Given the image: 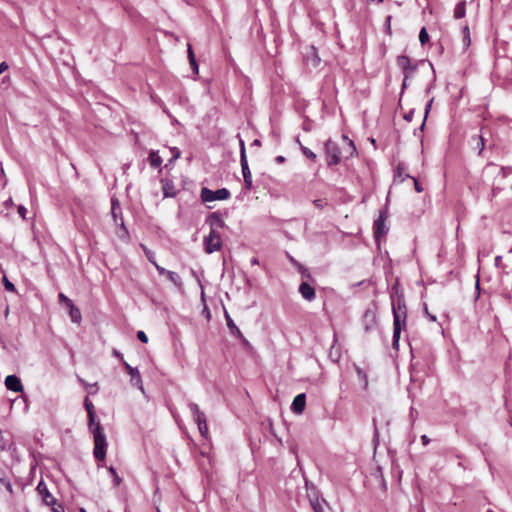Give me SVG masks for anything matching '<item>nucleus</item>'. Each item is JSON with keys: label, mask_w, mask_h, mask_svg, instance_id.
<instances>
[{"label": "nucleus", "mask_w": 512, "mask_h": 512, "mask_svg": "<svg viewBox=\"0 0 512 512\" xmlns=\"http://www.w3.org/2000/svg\"><path fill=\"white\" fill-rule=\"evenodd\" d=\"M84 406L88 414V426L93 434L94 439V457L98 461H104L107 451V440L104 433V428L99 421L95 422V407L88 397H86L84 400Z\"/></svg>", "instance_id": "nucleus-1"}, {"label": "nucleus", "mask_w": 512, "mask_h": 512, "mask_svg": "<svg viewBox=\"0 0 512 512\" xmlns=\"http://www.w3.org/2000/svg\"><path fill=\"white\" fill-rule=\"evenodd\" d=\"M391 308L393 314V325L406 327L407 325V306L403 291L397 284L393 285L391 294Z\"/></svg>", "instance_id": "nucleus-2"}, {"label": "nucleus", "mask_w": 512, "mask_h": 512, "mask_svg": "<svg viewBox=\"0 0 512 512\" xmlns=\"http://www.w3.org/2000/svg\"><path fill=\"white\" fill-rule=\"evenodd\" d=\"M36 490L41 497L43 504L51 507L53 512H65L62 504L59 503L57 499L49 492L47 485L43 480L38 483Z\"/></svg>", "instance_id": "nucleus-3"}, {"label": "nucleus", "mask_w": 512, "mask_h": 512, "mask_svg": "<svg viewBox=\"0 0 512 512\" xmlns=\"http://www.w3.org/2000/svg\"><path fill=\"white\" fill-rule=\"evenodd\" d=\"M188 407L192 413L194 421L196 422V424L198 426V430H199L200 434L204 438H207L209 430H208L205 413L200 410L199 406L196 403L191 402L188 404Z\"/></svg>", "instance_id": "nucleus-4"}, {"label": "nucleus", "mask_w": 512, "mask_h": 512, "mask_svg": "<svg viewBox=\"0 0 512 512\" xmlns=\"http://www.w3.org/2000/svg\"><path fill=\"white\" fill-rule=\"evenodd\" d=\"M326 162L329 167L336 166L341 161V151L338 144L332 140H327L324 144Z\"/></svg>", "instance_id": "nucleus-5"}, {"label": "nucleus", "mask_w": 512, "mask_h": 512, "mask_svg": "<svg viewBox=\"0 0 512 512\" xmlns=\"http://www.w3.org/2000/svg\"><path fill=\"white\" fill-rule=\"evenodd\" d=\"M231 196L230 191L226 188L218 190H211L207 187H203L200 191V198L203 202H212L216 200H227Z\"/></svg>", "instance_id": "nucleus-6"}, {"label": "nucleus", "mask_w": 512, "mask_h": 512, "mask_svg": "<svg viewBox=\"0 0 512 512\" xmlns=\"http://www.w3.org/2000/svg\"><path fill=\"white\" fill-rule=\"evenodd\" d=\"M388 218V210L385 207L379 212L378 218L374 221L373 230L374 237L377 242L380 241L381 238L385 237L388 233L389 228L386 225V220Z\"/></svg>", "instance_id": "nucleus-7"}, {"label": "nucleus", "mask_w": 512, "mask_h": 512, "mask_svg": "<svg viewBox=\"0 0 512 512\" xmlns=\"http://www.w3.org/2000/svg\"><path fill=\"white\" fill-rule=\"evenodd\" d=\"M362 323L366 333L373 331L378 325L376 310L371 308L366 309L362 317Z\"/></svg>", "instance_id": "nucleus-8"}, {"label": "nucleus", "mask_w": 512, "mask_h": 512, "mask_svg": "<svg viewBox=\"0 0 512 512\" xmlns=\"http://www.w3.org/2000/svg\"><path fill=\"white\" fill-rule=\"evenodd\" d=\"M303 60L308 68H316L321 62L318 51L315 46L307 47L303 53Z\"/></svg>", "instance_id": "nucleus-9"}, {"label": "nucleus", "mask_w": 512, "mask_h": 512, "mask_svg": "<svg viewBox=\"0 0 512 512\" xmlns=\"http://www.w3.org/2000/svg\"><path fill=\"white\" fill-rule=\"evenodd\" d=\"M123 366L126 372L130 375L131 385L138 387L141 391H144L143 382L139 370L129 365L126 361H123Z\"/></svg>", "instance_id": "nucleus-10"}, {"label": "nucleus", "mask_w": 512, "mask_h": 512, "mask_svg": "<svg viewBox=\"0 0 512 512\" xmlns=\"http://www.w3.org/2000/svg\"><path fill=\"white\" fill-rule=\"evenodd\" d=\"M225 320L230 334L236 337L237 339L241 340L243 344H249L248 340L243 336L242 332L234 323L233 319L230 317L227 311H225Z\"/></svg>", "instance_id": "nucleus-11"}, {"label": "nucleus", "mask_w": 512, "mask_h": 512, "mask_svg": "<svg viewBox=\"0 0 512 512\" xmlns=\"http://www.w3.org/2000/svg\"><path fill=\"white\" fill-rule=\"evenodd\" d=\"M204 250L208 254H212L219 251L222 247L221 239H215L209 236H205L203 239Z\"/></svg>", "instance_id": "nucleus-12"}, {"label": "nucleus", "mask_w": 512, "mask_h": 512, "mask_svg": "<svg viewBox=\"0 0 512 512\" xmlns=\"http://www.w3.org/2000/svg\"><path fill=\"white\" fill-rule=\"evenodd\" d=\"M206 223L213 229H223L226 227V224L219 212H212L209 214L206 218Z\"/></svg>", "instance_id": "nucleus-13"}, {"label": "nucleus", "mask_w": 512, "mask_h": 512, "mask_svg": "<svg viewBox=\"0 0 512 512\" xmlns=\"http://www.w3.org/2000/svg\"><path fill=\"white\" fill-rule=\"evenodd\" d=\"M5 386L8 390L13 392H22L23 385L20 378L16 375H8L5 378Z\"/></svg>", "instance_id": "nucleus-14"}, {"label": "nucleus", "mask_w": 512, "mask_h": 512, "mask_svg": "<svg viewBox=\"0 0 512 512\" xmlns=\"http://www.w3.org/2000/svg\"><path fill=\"white\" fill-rule=\"evenodd\" d=\"M241 170L244 178L246 190H250L253 186L252 174L248 165V160H240Z\"/></svg>", "instance_id": "nucleus-15"}, {"label": "nucleus", "mask_w": 512, "mask_h": 512, "mask_svg": "<svg viewBox=\"0 0 512 512\" xmlns=\"http://www.w3.org/2000/svg\"><path fill=\"white\" fill-rule=\"evenodd\" d=\"M306 405V395L304 393H300L295 396L291 404V410L296 414H301Z\"/></svg>", "instance_id": "nucleus-16"}, {"label": "nucleus", "mask_w": 512, "mask_h": 512, "mask_svg": "<svg viewBox=\"0 0 512 512\" xmlns=\"http://www.w3.org/2000/svg\"><path fill=\"white\" fill-rule=\"evenodd\" d=\"M299 293L307 301H313L316 297L315 289L307 282H302L300 284Z\"/></svg>", "instance_id": "nucleus-17"}, {"label": "nucleus", "mask_w": 512, "mask_h": 512, "mask_svg": "<svg viewBox=\"0 0 512 512\" xmlns=\"http://www.w3.org/2000/svg\"><path fill=\"white\" fill-rule=\"evenodd\" d=\"M111 215L115 225H118V223L121 221V218H123L121 206L116 199L111 200Z\"/></svg>", "instance_id": "nucleus-18"}, {"label": "nucleus", "mask_w": 512, "mask_h": 512, "mask_svg": "<svg viewBox=\"0 0 512 512\" xmlns=\"http://www.w3.org/2000/svg\"><path fill=\"white\" fill-rule=\"evenodd\" d=\"M287 257L290 261V263L297 268V270L301 273L302 277L304 278H311V274H310V271L304 267L300 262H298L293 256H291L290 254H287Z\"/></svg>", "instance_id": "nucleus-19"}, {"label": "nucleus", "mask_w": 512, "mask_h": 512, "mask_svg": "<svg viewBox=\"0 0 512 512\" xmlns=\"http://www.w3.org/2000/svg\"><path fill=\"white\" fill-rule=\"evenodd\" d=\"M116 226H117V229H116L115 233L118 236V238L127 242L129 240V232L125 226L124 219L121 218V221Z\"/></svg>", "instance_id": "nucleus-20"}, {"label": "nucleus", "mask_w": 512, "mask_h": 512, "mask_svg": "<svg viewBox=\"0 0 512 512\" xmlns=\"http://www.w3.org/2000/svg\"><path fill=\"white\" fill-rule=\"evenodd\" d=\"M397 66L401 69L402 73L412 65V61L407 55H399L396 59Z\"/></svg>", "instance_id": "nucleus-21"}, {"label": "nucleus", "mask_w": 512, "mask_h": 512, "mask_svg": "<svg viewBox=\"0 0 512 512\" xmlns=\"http://www.w3.org/2000/svg\"><path fill=\"white\" fill-rule=\"evenodd\" d=\"M405 330H406V327H404V326L393 325L392 346L394 349H398L401 332L405 331Z\"/></svg>", "instance_id": "nucleus-22"}, {"label": "nucleus", "mask_w": 512, "mask_h": 512, "mask_svg": "<svg viewBox=\"0 0 512 512\" xmlns=\"http://www.w3.org/2000/svg\"><path fill=\"white\" fill-rule=\"evenodd\" d=\"M67 308L69 309V315L71 317L72 322L80 323L82 316H81V312H80L79 308H77L74 305V303H71L70 305H68Z\"/></svg>", "instance_id": "nucleus-23"}, {"label": "nucleus", "mask_w": 512, "mask_h": 512, "mask_svg": "<svg viewBox=\"0 0 512 512\" xmlns=\"http://www.w3.org/2000/svg\"><path fill=\"white\" fill-rule=\"evenodd\" d=\"M166 276L179 290L183 288V281L178 273L169 270Z\"/></svg>", "instance_id": "nucleus-24"}, {"label": "nucleus", "mask_w": 512, "mask_h": 512, "mask_svg": "<svg viewBox=\"0 0 512 512\" xmlns=\"http://www.w3.org/2000/svg\"><path fill=\"white\" fill-rule=\"evenodd\" d=\"M334 343H336L335 337H334ZM328 357L332 362H334V363L338 362L341 357L340 348L335 347V344H333L329 349Z\"/></svg>", "instance_id": "nucleus-25"}, {"label": "nucleus", "mask_w": 512, "mask_h": 512, "mask_svg": "<svg viewBox=\"0 0 512 512\" xmlns=\"http://www.w3.org/2000/svg\"><path fill=\"white\" fill-rule=\"evenodd\" d=\"M423 63H424L423 60L412 63V65L409 66V68L403 72V77H405V80H409V79L413 78V76L415 75V73L417 71L418 66Z\"/></svg>", "instance_id": "nucleus-26"}, {"label": "nucleus", "mask_w": 512, "mask_h": 512, "mask_svg": "<svg viewBox=\"0 0 512 512\" xmlns=\"http://www.w3.org/2000/svg\"><path fill=\"white\" fill-rule=\"evenodd\" d=\"M471 142L475 143L474 149H477L478 155H481L485 148L484 138L481 135H475L471 137Z\"/></svg>", "instance_id": "nucleus-27"}, {"label": "nucleus", "mask_w": 512, "mask_h": 512, "mask_svg": "<svg viewBox=\"0 0 512 512\" xmlns=\"http://www.w3.org/2000/svg\"><path fill=\"white\" fill-rule=\"evenodd\" d=\"M466 14V4L464 1L462 2H459L456 4L455 6V9H454V17L456 19H461L465 16Z\"/></svg>", "instance_id": "nucleus-28"}, {"label": "nucleus", "mask_w": 512, "mask_h": 512, "mask_svg": "<svg viewBox=\"0 0 512 512\" xmlns=\"http://www.w3.org/2000/svg\"><path fill=\"white\" fill-rule=\"evenodd\" d=\"M149 159H150V165L153 168H158L162 164V158L160 157V155L156 151H151L150 152Z\"/></svg>", "instance_id": "nucleus-29"}, {"label": "nucleus", "mask_w": 512, "mask_h": 512, "mask_svg": "<svg viewBox=\"0 0 512 512\" xmlns=\"http://www.w3.org/2000/svg\"><path fill=\"white\" fill-rule=\"evenodd\" d=\"M108 472H109L110 476L112 477L113 485L115 487L120 486V484L122 483V478L117 474L116 469L113 466H110L108 468Z\"/></svg>", "instance_id": "nucleus-30"}, {"label": "nucleus", "mask_w": 512, "mask_h": 512, "mask_svg": "<svg viewBox=\"0 0 512 512\" xmlns=\"http://www.w3.org/2000/svg\"><path fill=\"white\" fill-rule=\"evenodd\" d=\"M462 35H463V39H462L463 47H464V49H467L471 44L470 30H469L468 26H464L462 28Z\"/></svg>", "instance_id": "nucleus-31"}, {"label": "nucleus", "mask_w": 512, "mask_h": 512, "mask_svg": "<svg viewBox=\"0 0 512 512\" xmlns=\"http://www.w3.org/2000/svg\"><path fill=\"white\" fill-rule=\"evenodd\" d=\"M300 149H301V152L303 153V155L310 159V160H313L315 161L316 158H317V155L312 151L310 150L309 148L303 146V145H300Z\"/></svg>", "instance_id": "nucleus-32"}, {"label": "nucleus", "mask_w": 512, "mask_h": 512, "mask_svg": "<svg viewBox=\"0 0 512 512\" xmlns=\"http://www.w3.org/2000/svg\"><path fill=\"white\" fill-rule=\"evenodd\" d=\"M429 34L426 30L425 27H422L420 32H419V41L421 43L422 46H424L426 43L429 42Z\"/></svg>", "instance_id": "nucleus-33"}, {"label": "nucleus", "mask_w": 512, "mask_h": 512, "mask_svg": "<svg viewBox=\"0 0 512 512\" xmlns=\"http://www.w3.org/2000/svg\"><path fill=\"white\" fill-rule=\"evenodd\" d=\"M141 247L143 248L144 250V253L148 259V261L150 263H152L153 265L156 264V260H155V253L151 250H149L146 246H144L143 244H141Z\"/></svg>", "instance_id": "nucleus-34"}, {"label": "nucleus", "mask_w": 512, "mask_h": 512, "mask_svg": "<svg viewBox=\"0 0 512 512\" xmlns=\"http://www.w3.org/2000/svg\"><path fill=\"white\" fill-rule=\"evenodd\" d=\"M3 283H4V287L7 291H10V292L16 291L15 285L12 282H10L6 276L3 277Z\"/></svg>", "instance_id": "nucleus-35"}, {"label": "nucleus", "mask_w": 512, "mask_h": 512, "mask_svg": "<svg viewBox=\"0 0 512 512\" xmlns=\"http://www.w3.org/2000/svg\"><path fill=\"white\" fill-rule=\"evenodd\" d=\"M314 512H324L323 507L318 499L310 500Z\"/></svg>", "instance_id": "nucleus-36"}, {"label": "nucleus", "mask_w": 512, "mask_h": 512, "mask_svg": "<svg viewBox=\"0 0 512 512\" xmlns=\"http://www.w3.org/2000/svg\"><path fill=\"white\" fill-rule=\"evenodd\" d=\"M240 147V160H247L245 143L242 139L239 140Z\"/></svg>", "instance_id": "nucleus-37"}, {"label": "nucleus", "mask_w": 512, "mask_h": 512, "mask_svg": "<svg viewBox=\"0 0 512 512\" xmlns=\"http://www.w3.org/2000/svg\"><path fill=\"white\" fill-rule=\"evenodd\" d=\"M405 169H406V167H405V165H404L403 163H399V164L397 165V168H396V170H395V180H396L397 178H401V177H402V175H403V173H404Z\"/></svg>", "instance_id": "nucleus-38"}, {"label": "nucleus", "mask_w": 512, "mask_h": 512, "mask_svg": "<svg viewBox=\"0 0 512 512\" xmlns=\"http://www.w3.org/2000/svg\"><path fill=\"white\" fill-rule=\"evenodd\" d=\"M405 178H411V176L409 174H406L404 178H401L400 179V182H402ZM413 181H414V188L415 190L420 193L423 191V187L419 184V182L414 178L412 177Z\"/></svg>", "instance_id": "nucleus-39"}, {"label": "nucleus", "mask_w": 512, "mask_h": 512, "mask_svg": "<svg viewBox=\"0 0 512 512\" xmlns=\"http://www.w3.org/2000/svg\"><path fill=\"white\" fill-rule=\"evenodd\" d=\"M432 103H433V98H431L428 103L426 104V107H425V115H424V119H423V122L421 124V129H423L424 125H425V121H426V118L429 114V111L431 109V106H432Z\"/></svg>", "instance_id": "nucleus-40"}, {"label": "nucleus", "mask_w": 512, "mask_h": 512, "mask_svg": "<svg viewBox=\"0 0 512 512\" xmlns=\"http://www.w3.org/2000/svg\"><path fill=\"white\" fill-rule=\"evenodd\" d=\"M59 300H60V302H61L62 304H64L66 307H67L68 305H70L71 303H73V302H72V300H71V299H69V298H68L65 294H63V293H60V294H59Z\"/></svg>", "instance_id": "nucleus-41"}, {"label": "nucleus", "mask_w": 512, "mask_h": 512, "mask_svg": "<svg viewBox=\"0 0 512 512\" xmlns=\"http://www.w3.org/2000/svg\"><path fill=\"white\" fill-rule=\"evenodd\" d=\"M219 230L220 229L210 228V232H209V234L207 236L215 238V239H221V235H220Z\"/></svg>", "instance_id": "nucleus-42"}, {"label": "nucleus", "mask_w": 512, "mask_h": 512, "mask_svg": "<svg viewBox=\"0 0 512 512\" xmlns=\"http://www.w3.org/2000/svg\"><path fill=\"white\" fill-rule=\"evenodd\" d=\"M137 338L142 342V343H147L148 342V337L147 335L145 334L144 331H138L137 332Z\"/></svg>", "instance_id": "nucleus-43"}, {"label": "nucleus", "mask_w": 512, "mask_h": 512, "mask_svg": "<svg viewBox=\"0 0 512 512\" xmlns=\"http://www.w3.org/2000/svg\"><path fill=\"white\" fill-rule=\"evenodd\" d=\"M373 426H374V437H373V441L375 444L378 443L379 441V432H378V428H377V425H376V420L373 419Z\"/></svg>", "instance_id": "nucleus-44"}, {"label": "nucleus", "mask_w": 512, "mask_h": 512, "mask_svg": "<svg viewBox=\"0 0 512 512\" xmlns=\"http://www.w3.org/2000/svg\"><path fill=\"white\" fill-rule=\"evenodd\" d=\"M313 203L318 209H322L325 205H327V202L324 199H316L313 201Z\"/></svg>", "instance_id": "nucleus-45"}, {"label": "nucleus", "mask_w": 512, "mask_h": 512, "mask_svg": "<svg viewBox=\"0 0 512 512\" xmlns=\"http://www.w3.org/2000/svg\"><path fill=\"white\" fill-rule=\"evenodd\" d=\"M154 266H155V268H156L157 272H158L160 275H167V274H168V272H169V270H167V269H165L164 267H162V266L158 265L157 263H156V264H154Z\"/></svg>", "instance_id": "nucleus-46"}, {"label": "nucleus", "mask_w": 512, "mask_h": 512, "mask_svg": "<svg viewBox=\"0 0 512 512\" xmlns=\"http://www.w3.org/2000/svg\"><path fill=\"white\" fill-rule=\"evenodd\" d=\"M424 313H425V315L427 316V318H428L430 321H432V322H435V321H436V316H435V315H433V314H430V313L428 312V309H427V305H426V304H424Z\"/></svg>", "instance_id": "nucleus-47"}, {"label": "nucleus", "mask_w": 512, "mask_h": 512, "mask_svg": "<svg viewBox=\"0 0 512 512\" xmlns=\"http://www.w3.org/2000/svg\"><path fill=\"white\" fill-rule=\"evenodd\" d=\"M189 63H190V66H191L193 72L195 74H197L198 73V69H199L197 61L193 60V61H190Z\"/></svg>", "instance_id": "nucleus-48"}, {"label": "nucleus", "mask_w": 512, "mask_h": 512, "mask_svg": "<svg viewBox=\"0 0 512 512\" xmlns=\"http://www.w3.org/2000/svg\"><path fill=\"white\" fill-rule=\"evenodd\" d=\"M26 212H27V209H26L24 206L20 205V206L18 207V214H19L22 218H25Z\"/></svg>", "instance_id": "nucleus-49"}, {"label": "nucleus", "mask_w": 512, "mask_h": 512, "mask_svg": "<svg viewBox=\"0 0 512 512\" xmlns=\"http://www.w3.org/2000/svg\"><path fill=\"white\" fill-rule=\"evenodd\" d=\"M112 354H113L115 357L119 358V359H120V361H121L122 363H123V361H125V360H124V358H123L122 353H121V352H119L117 349H113Z\"/></svg>", "instance_id": "nucleus-50"}, {"label": "nucleus", "mask_w": 512, "mask_h": 512, "mask_svg": "<svg viewBox=\"0 0 512 512\" xmlns=\"http://www.w3.org/2000/svg\"><path fill=\"white\" fill-rule=\"evenodd\" d=\"M414 115V110H410L407 114L404 115V119L408 122L412 121Z\"/></svg>", "instance_id": "nucleus-51"}, {"label": "nucleus", "mask_w": 512, "mask_h": 512, "mask_svg": "<svg viewBox=\"0 0 512 512\" xmlns=\"http://www.w3.org/2000/svg\"><path fill=\"white\" fill-rule=\"evenodd\" d=\"M188 58H189V62L196 60L195 55H194L190 45H188Z\"/></svg>", "instance_id": "nucleus-52"}, {"label": "nucleus", "mask_w": 512, "mask_h": 512, "mask_svg": "<svg viewBox=\"0 0 512 512\" xmlns=\"http://www.w3.org/2000/svg\"><path fill=\"white\" fill-rule=\"evenodd\" d=\"M356 372L359 377L364 378L366 380V374L359 366H356Z\"/></svg>", "instance_id": "nucleus-53"}, {"label": "nucleus", "mask_w": 512, "mask_h": 512, "mask_svg": "<svg viewBox=\"0 0 512 512\" xmlns=\"http://www.w3.org/2000/svg\"><path fill=\"white\" fill-rule=\"evenodd\" d=\"M8 64L6 62H1L0 63V74H2L3 72H5L7 69H8Z\"/></svg>", "instance_id": "nucleus-54"}, {"label": "nucleus", "mask_w": 512, "mask_h": 512, "mask_svg": "<svg viewBox=\"0 0 512 512\" xmlns=\"http://www.w3.org/2000/svg\"><path fill=\"white\" fill-rule=\"evenodd\" d=\"M163 192L165 197H173L175 195L174 192H168V188L166 186H164Z\"/></svg>", "instance_id": "nucleus-55"}, {"label": "nucleus", "mask_w": 512, "mask_h": 512, "mask_svg": "<svg viewBox=\"0 0 512 512\" xmlns=\"http://www.w3.org/2000/svg\"><path fill=\"white\" fill-rule=\"evenodd\" d=\"M421 441H422V444H423L424 446H426V445H428V444H429L430 439L428 438V436H427V435H422V436H421Z\"/></svg>", "instance_id": "nucleus-56"}, {"label": "nucleus", "mask_w": 512, "mask_h": 512, "mask_svg": "<svg viewBox=\"0 0 512 512\" xmlns=\"http://www.w3.org/2000/svg\"><path fill=\"white\" fill-rule=\"evenodd\" d=\"M408 87V80H405V77H403V82L401 85V94L405 91V89Z\"/></svg>", "instance_id": "nucleus-57"}, {"label": "nucleus", "mask_w": 512, "mask_h": 512, "mask_svg": "<svg viewBox=\"0 0 512 512\" xmlns=\"http://www.w3.org/2000/svg\"><path fill=\"white\" fill-rule=\"evenodd\" d=\"M275 162H276V163H278V164H282V163H284V162H285V157H284V156L279 155V156H277V157L275 158Z\"/></svg>", "instance_id": "nucleus-58"}, {"label": "nucleus", "mask_w": 512, "mask_h": 512, "mask_svg": "<svg viewBox=\"0 0 512 512\" xmlns=\"http://www.w3.org/2000/svg\"><path fill=\"white\" fill-rule=\"evenodd\" d=\"M5 487H6L7 491H9L10 493L13 492L12 484L10 481L5 482Z\"/></svg>", "instance_id": "nucleus-59"}, {"label": "nucleus", "mask_w": 512, "mask_h": 512, "mask_svg": "<svg viewBox=\"0 0 512 512\" xmlns=\"http://www.w3.org/2000/svg\"><path fill=\"white\" fill-rule=\"evenodd\" d=\"M349 145H350V148H351L350 156H352L356 152V148H355V146H354L352 141L349 142Z\"/></svg>", "instance_id": "nucleus-60"}, {"label": "nucleus", "mask_w": 512, "mask_h": 512, "mask_svg": "<svg viewBox=\"0 0 512 512\" xmlns=\"http://www.w3.org/2000/svg\"><path fill=\"white\" fill-rule=\"evenodd\" d=\"M251 145H252V146H257V147H259V146H261V141H260L259 139H255V140L252 142V144H251Z\"/></svg>", "instance_id": "nucleus-61"}, {"label": "nucleus", "mask_w": 512, "mask_h": 512, "mask_svg": "<svg viewBox=\"0 0 512 512\" xmlns=\"http://www.w3.org/2000/svg\"><path fill=\"white\" fill-rule=\"evenodd\" d=\"M410 413H411V416L414 417V415L417 414V411L413 407H411Z\"/></svg>", "instance_id": "nucleus-62"}, {"label": "nucleus", "mask_w": 512, "mask_h": 512, "mask_svg": "<svg viewBox=\"0 0 512 512\" xmlns=\"http://www.w3.org/2000/svg\"><path fill=\"white\" fill-rule=\"evenodd\" d=\"M251 264L254 265V264H258V259L257 258H252L251 259Z\"/></svg>", "instance_id": "nucleus-63"}, {"label": "nucleus", "mask_w": 512, "mask_h": 512, "mask_svg": "<svg viewBox=\"0 0 512 512\" xmlns=\"http://www.w3.org/2000/svg\"><path fill=\"white\" fill-rule=\"evenodd\" d=\"M7 481H8V480H5V479H3V478H0V482H1L3 485H5V482H7Z\"/></svg>", "instance_id": "nucleus-64"}]
</instances>
